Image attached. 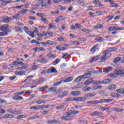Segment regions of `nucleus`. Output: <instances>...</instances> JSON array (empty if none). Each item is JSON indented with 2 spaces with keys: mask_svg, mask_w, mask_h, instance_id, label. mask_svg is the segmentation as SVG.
Segmentation results:
<instances>
[{
  "mask_svg": "<svg viewBox=\"0 0 124 124\" xmlns=\"http://www.w3.org/2000/svg\"><path fill=\"white\" fill-rule=\"evenodd\" d=\"M78 113H79V111L77 110H69L68 112H65L66 115L61 117V119H62V120H64V121H68V119H67L70 117L71 115H76L77 114H78Z\"/></svg>",
  "mask_w": 124,
  "mask_h": 124,
  "instance_id": "1",
  "label": "nucleus"
},
{
  "mask_svg": "<svg viewBox=\"0 0 124 124\" xmlns=\"http://www.w3.org/2000/svg\"><path fill=\"white\" fill-rule=\"evenodd\" d=\"M118 76H124V70L116 69L115 70L114 73L109 75L110 78H116Z\"/></svg>",
  "mask_w": 124,
  "mask_h": 124,
  "instance_id": "2",
  "label": "nucleus"
},
{
  "mask_svg": "<svg viewBox=\"0 0 124 124\" xmlns=\"http://www.w3.org/2000/svg\"><path fill=\"white\" fill-rule=\"evenodd\" d=\"M9 27V25L7 24H5L3 26H2L0 27V30L1 31H7V32H11V30L8 28Z\"/></svg>",
  "mask_w": 124,
  "mask_h": 124,
  "instance_id": "3",
  "label": "nucleus"
},
{
  "mask_svg": "<svg viewBox=\"0 0 124 124\" xmlns=\"http://www.w3.org/2000/svg\"><path fill=\"white\" fill-rule=\"evenodd\" d=\"M78 97L79 99V102H82V101H86V100H87V97H90V93L84 94V97Z\"/></svg>",
  "mask_w": 124,
  "mask_h": 124,
  "instance_id": "4",
  "label": "nucleus"
},
{
  "mask_svg": "<svg viewBox=\"0 0 124 124\" xmlns=\"http://www.w3.org/2000/svg\"><path fill=\"white\" fill-rule=\"evenodd\" d=\"M10 21H11V18L8 16L3 17L0 18V22H2V23H8Z\"/></svg>",
  "mask_w": 124,
  "mask_h": 124,
  "instance_id": "5",
  "label": "nucleus"
},
{
  "mask_svg": "<svg viewBox=\"0 0 124 124\" xmlns=\"http://www.w3.org/2000/svg\"><path fill=\"white\" fill-rule=\"evenodd\" d=\"M7 111H8L9 113H11V114H13L14 115H19L20 114V112L19 111L14 110L12 108L7 109Z\"/></svg>",
  "mask_w": 124,
  "mask_h": 124,
  "instance_id": "6",
  "label": "nucleus"
},
{
  "mask_svg": "<svg viewBox=\"0 0 124 124\" xmlns=\"http://www.w3.org/2000/svg\"><path fill=\"white\" fill-rule=\"evenodd\" d=\"M66 101H78L80 102V100L79 99V97H70L68 98L66 100Z\"/></svg>",
  "mask_w": 124,
  "mask_h": 124,
  "instance_id": "7",
  "label": "nucleus"
},
{
  "mask_svg": "<svg viewBox=\"0 0 124 124\" xmlns=\"http://www.w3.org/2000/svg\"><path fill=\"white\" fill-rule=\"evenodd\" d=\"M109 51V49H108L106 50L104 52V56L106 57V59H107V58H109V57H111V53Z\"/></svg>",
  "mask_w": 124,
  "mask_h": 124,
  "instance_id": "8",
  "label": "nucleus"
},
{
  "mask_svg": "<svg viewBox=\"0 0 124 124\" xmlns=\"http://www.w3.org/2000/svg\"><path fill=\"white\" fill-rule=\"evenodd\" d=\"M58 71L57 70L53 67H51L50 68L48 69L47 71V73H57Z\"/></svg>",
  "mask_w": 124,
  "mask_h": 124,
  "instance_id": "9",
  "label": "nucleus"
},
{
  "mask_svg": "<svg viewBox=\"0 0 124 124\" xmlns=\"http://www.w3.org/2000/svg\"><path fill=\"white\" fill-rule=\"evenodd\" d=\"M93 78H90L88 79L87 80L84 82V84L85 85V86H89V85H93Z\"/></svg>",
  "mask_w": 124,
  "mask_h": 124,
  "instance_id": "10",
  "label": "nucleus"
},
{
  "mask_svg": "<svg viewBox=\"0 0 124 124\" xmlns=\"http://www.w3.org/2000/svg\"><path fill=\"white\" fill-rule=\"evenodd\" d=\"M14 116L11 114H6L2 116V119H13Z\"/></svg>",
  "mask_w": 124,
  "mask_h": 124,
  "instance_id": "11",
  "label": "nucleus"
},
{
  "mask_svg": "<svg viewBox=\"0 0 124 124\" xmlns=\"http://www.w3.org/2000/svg\"><path fill=\"white\" fill-rule=\"evenodd\" d=\"M71 94H72L74 96H78L79 94H81V92L79 91H73L71 92Z\"/></svg>",
  "mask_w": 124,
  "mask_h": 124,
  "instance_id": "12",
  "label": "nucleus"
},
{
  "mask_svg": "<svg viewBox=\"0 0 124 124\" xmlns=\"http://www.w3.org/2000/svg\"><path fill=\"white\" fill-rule=\"evenodd\" d=\"M98 46V44H97L96 45H94L91 49L90 52H95V50L97 49L98 50H99V48L97 47Z\"/></svg>",
  "mask_w": 124,
  "mask_h": 124,
  "instance_id": "13",
  "label": "nucleus"
},
{
  "mask_svg": "<svg viewBox=\"0 0 124 124\" xmlns=\"http://www.w3.org/2000/svg\"><path fill=\"white\" fill-rule=\"evenodd\" d=\"M105 61H106V57H104V55L101 57H99V59H98L99 62H105Z\"/></svg>",
  "mask_w": 124,
  "mask_h": 124,
  "instance_id": "14",
  "label": "nucleus"
},
{
  "mask_svg": "<svg viewBox=\"0 0 124 124\" xmlns=\"http://www.w3.org/2000/svg\"><path fill=\"white\" fill-rule=\"evenodd\" d=\"M92 89H93V91H95V90H97L98 89H102V86L93 85L92 86Z\"/></svg>",
  "mask_w": 124,
  "mask_h": 124,
  "instance_id": "15",
  "label": "nucleus"
},
{
  "mask_svg": "<svg viewBox=\"0 0 124 124\" xmlns=\"http://www.w3.org/2000/svg\"><path fill=\"white\" fill-rule=\"evenodd\" d=\"M83 92H90L92 90V88L89 86H85L82 88Z\"/></svg>",
  "mask_w": 124,
  "mask_h": 124,
  "instance_id": "16",
  "label": "nucleus"
},
{
  "mask_svg": "<svg viewBox=\"0 0 124 124\" xmlns=\"http://www.w3.org/2000/svg\"><path fill=\"white\" fill-rule=\"evenodd\" d=\"M63 16H59L56 18L55 20V22L56 23H60L61 21H63Z\"/></svg>",
  "mask_w": 124,
  "mask_h": 124,
  "instance_id": "17",
  "label": "nucleus"
},
{
  "mask_svg": "<svg viewBox=\"0 0 124 124\" xmlns=\"http://www.w3.org/2000/svg\"><path fill=\"white\" fill-rule=\"evenodd\" d=\"M73 80V78L69 77L67 78L66 79L63 80V83H68V82H71Z\"/></svg>",
  "mask_w": 124,
  "mask_h": 124,
  "instance_id": "18",
  "label": "nucleus"
},
{
  "mask_svg": "<svg viewBox=\"0 0 124 124\" xmlns=\"http://www.w3.org/2000/svg\"><path fill=\"white\" fill-rule=\"evenodd\" d=\"M13 99H14V100H22L24 98L22 96L16 95L15 97H13Z\"/></svg>",
  "mask_w": 124,
  "mask_h": 124,
  "instance_id": "19",
  "label": "nucleus"
},
{
  "mask_svg": "<svg viewBox=\"0 0 124 124\" xmlns=\"http://www.w3.org/2000/svg\"><path fill=\"white\" fill-rule=\"evenodd\" d=\"M46 102H47V101L43 99L39 100L36 101L37 104H42V103H46Z\"/></svg>",
  "mask_w": 124,
  "mask_h": 124,
  "instance_id": "20",
  "label": "nucleus"
},
{
  "mask_svg": "<svg viewBox=\"0 0 124 124\" xmlns=\"http://www.w3.org/2000/svg\"><path fill=\"white\" fill-rule=\"evenodd\" d=\"M116 89V85L112 84L110 85L108 87V89L109 90V91H113V90H115Z\"/></svg>",
  "mask_w": 124,
  "mask_h": 124,
  "instance_id": "21",
  "label": "nucleus"
},
{
  "mask_svg": "<svg viewBox=\"0 0 124 124\" xmlns=\"http://www.w3.org/2000/svg\"><path fill=\"white\" fill-rule=\"evenodd\" d=\"M16 75L24 76V75H26V72L25 71H19V72H16Z\"/></svg>",
  "mask_w": 124,
  "mask_h": 124,
  "instance_id": "22",
  "label": "nucleus"
},
{
  "mask_svg": "<svg viewBox=\"0 0 124 124\" xmlns=\"http://www.w3.org/2000/svg\"><path fill=\"white\" fill-rule=\"evenodd\" d=\"M29 65H24L21 67H17L16 69H18V70H23L24 69H26V68H27V67H29Z\"/></svg>",
  "mask_w": 124,
  "mask_h": 124,
  "instance_id": "23",
  "label": "nucleus"
},
{
  "mask_svg": "<svg viewBox=\"0 0 124 124\" xmlns=\"http://www.w3.org/2000/svg\"><path fill=\"white\" fill-rule=\"evenodd\" d=\"M91 116H100L101 113L98 111H94L91 113Z\"/></svg>",
  "mask_w": 124,
  "mask_h": 124,
  "instance_id": "24",
  "label": "nucleus"
},
{
  "mask_svg": "<svg viewBox=\"0 0 124 124\" xmlns=\"http://www.w3.org/2000/svg\"><path fill=\"white\" fill-rule=\"evenodd\" d=\"M28 117V115H21L17 116L16 117L17 120H21V119H25V118H27Z\"/></svg>",
  "mask_w": 124,
  "mask_h": 124,
  "instance_id": "25",
  "label": "nucleus"
},
{
  "mask_svg": "<svg viewBox=\"0 0 124 124\" xmlns=\"http://www.w3.org/2000/svg\"><path fill=\"white\" fill-rule=\"evenodd\" d=\"M121 60H122L121 57H116L113 59V62H114V63L119 62H120Z\"/></svg>",
  "mask_w": 124,
  "mask_h": 124,
  "instance_id": "26",
  "label": "nucleus"
},
{
  "mask_svg": "<svg viewBox=\"0 0 124 124\" xmlns=\"http://www.w3.org/2000/svg\"><path fill=\"white\" fill-rule=\"evenodd\" d=\"M100 84H102V81L99 80H93L92 85H100Z\"/></svg>",
  "mask_w": 124,
  "mask_h": 124,
  "instance_id": "27",
  "label": "nucleus"
},
{
  "mask_svg": "<svg viewBox=\"0 0 124 124\" xmlns=\"http://www.w3.org/2000/svg\"><path fill=\"white\" fill-rule=\"evenodd\" d=\"M111 81L112 80H111V79L108 78L102 81V84H108V83H110Z\"/></svg>",
  "mask_w": 124,
  "mask_h": 124,
  "instance_id": "28",
  "label": "nucleus"
},
{
  "mask_svg": "<svg viewBox=\"0 0 124 124\" xmlns=\"http://www.w3.org/2000/svg\"><path fill=\"white\" fill-rule=\"evenodd\" d=\"M82 76H79L77 78L75 79V82H81V81H82V79H83Z\"/></svg>",
  "mask_w": 124,
  "mask_h": 124,
  "instance_id": "29",
  "label": "nucleus"
},
{
  "mask_svg": "<svg viewBox=\"0 0 124 124\" xmlns=\"http://www.w3.org/2000/svg\"><path fill=\"white\" fill-rule=\"evenodd\" d=\"M39 62H41V63H46L47 62V60L45 59H40L38 60Z\"/></svg>",
  "mask_w": 124,
  "mask_h": 124,
  "instance_id": "30",
  "label": "nucleus"
},
{
  "mask_svg": "<svg viewBox=\"0 0 124 124\" xmlns=\"http://www.w3.org/2000/svg\"><path fill=\"white\" fill-rule=\"evenodd\" d=\"M30 109H33V110H39L40 109V105H37L35 107L33 106L30 108Z\"/></svg>",
  "mask_w": 124,
  "mask_h": 124,
  "instance_id": "31",
  "label": "nucleus"
},
{
  "mask_svg": "<svg viewBox=\"0 0 124 124\" xmlns=\"http://www.w3.org/2000/svg\"><path fill=\"white\" fill-rule=\"evenodd\" d=\"M46 45H57V43H53L52 41H46Z\"/></svg>",
  "mask_w": 124,
  "mask_h": 124,
  "instance_id": "32",
  "label": "nucleus"
},
{
  "mask_svg": "<svg viewBox=\"0 0 124 124\" xmlns=\"http://www.w3.org/2000/svg\"><path fill=\"white\" fill-rule=\"evenodd\" d=\"M56 49L57 50H59V51H64V50H65V47L61 46H58L56 47Z\"/></svg>",
  "mask_w": 124,
  "mask_h": 124,
  "instance_id": "33",
  "label": "nucleus"
},
{
  "mask_svg": "<svg viewBox=\"0 0 124 124\" xmlns=\"http://www.w3.org/2000/svg\"><path fill=\"white\" fill-rule=\"evenodd\" d=\"M0 1H1L3 3H6V4H7V3H12V0H0Z\"/></svg>",
  "mask_w": 124,
  "mask_h": 124,
  "instance_id": "34",
  "label": "nucleus"
},
{
  "mask_svg": "<svg viewBox=\"0 0 124 124\" xmlns=\"http://www.w3.org/2000/svg\"><path fill=\"white\" fill-rule=\"evenodd\" d=\"M9 32L6 31H3L2 32H0V36H5V35H7L8 34Z\"/></svg>",
  "mask_w": 124,
  "mask_h": 124,
  "instance_id": "35",
  "label": "nucleus"
},
{
  "mask_svg": "<svg viewBox=\"0 0 124 124\" xmlns=\"http://www.w3.org/2000/svg\"><path fill=\"white\" fill-rule=\"evenodd\" d=\"M28 11H29V9H23L19 11V13H20V14H26V13H27Z\"/></svg>",
  "mask_w": 124,
  "mask_h": 124,
  "instance_id": "36",
  "label": "nucleus"
},
{
  "mask_svg": "<svg viewBox=\"0 0 124 124\" xmlns=\"http://www.w3.org/2000/svg\"><path fill=\"white\" fill-rule=\"evenodd\" d=\"M103 28V26L101 24H99L96 26H95L93 28L94 30H98V29H102Z\"/></svg>",
  "mask_w": 124,
  "mask_h": 124,
  "instance_id": "37",
  "label": "nucleus"
},
{
  "mask_svg": "<svg viewBox=\"0 0 124 124\" xmlns=\"http://www.w3.org/2000/svg\"><path fill=\"white\" fill-rule=\"evenodd\" d=\"M91 76H92V75L90 73L85 74L82 75V78H90Z\"/></svg>",
  "mask_w": 124,
  "mask_h": 124,
  "instance_id": "38",
  "label": "nucleus"
},
{
  "mask_svg": "<svg viewBox=\"0 0 124 124\" xmlns=\"http://www.w3.org/2000/svg\"><path fill=\"white\" fill-rule=\"evenodd\" d=\"M87 103L88 104H90L91 105H93V104H97V100H95V101H90L89 102H87Z\"/></svg>",
  "mask_w": 124,
  "mask_h": 124,
  "instance_id": "39",
  "label": "nucleus"
},
{
  "mask_svg": "<svg viewBox=\"0 0 124 124\" xmlns=\"http://www.w3.org/2000/svg\"><path fill=\"white\" fill-rule=\"evenodd\" d=\"M60 62H61L60 59H56L55 61H54L52 62V64H53V65H56L58 64V63H59Z\"/></svg>",
  "mask_w": 124,
  "mask_h": 124,
  "instance_id": "40",
  "label": "nucleus"
},
{
  "mask_svg": "<svg viewBox=\"0 0 124 124\" xmlns=\"http://www.w3.org/2000/svg\"><path fill=\"white\" fill-rule=\"evenodd\" d=\"M48 26L50 30H53V29L56 30L57 29V27H56V26H55L54 24H49Z\"/></svg>",
  "mask_w": 124,
  "mask_h": 124,
  "instance_id": "41",
  "label": "nucleus"
},
{
  "mask_svg": "<svg viewBox=\"0 0 124 124\" xmlns=\"http://www.w3.org/2000/svg\"><path fill=\"white\" fill-rule=\"evenodd\" d=\"M57 8L59 10H65V9H66V7L59 5L57 6Z\"/></svg>",
  "mask_w": 124,
  "mask_h": 124,
  "instance_id": "42",
  "label": "nucleus"
},
{
  "mask_svg": "<svg viewBox=\"0 0 124 124\" xmlns=\"http://www.w3.org/2000/svg\"><path fill=\"white\" fill-rule=\"evenodd\" d=\"M99 56H94L93 57L92 60L90 61V62H96V61L98 60Z\"/></svg>",
  "mask_w": 124,
  "mask_h": 124,
  "instance_id": "43",
  "label": "nucleus"
},
{
  "mask_svg": "<svg viewBox=\"0 0 124 124\" xmlns=\"http://www.w3.org/2000/svg\"><path fill=\"white\" fill-rule=\"evenodd\" d=\"M95 40L98 42H102L103 41V38L102 37H98L95 38Z\"/></svg>",
  "mask_w": 124,
  "mask_h": 124,
  "instance_id": "44",
  "label": "nucleus"
},
{
  "mask_svg": "<svg viewBox=\"0 0 124 124\" xmlns=\"http://www.w3.org/2000/svg\"><path fill=\"white\" fill-rule=\"evenodd\" d=\"M112 69H113V68H112V67H108L105 72V73H108V72H110V71H111V70H112Z\"/></svg>",
  "mask_w": 124,
  "mask_h": 124,
  "instance_id": "45",
  "label": "nucleus"
},
{
  "mask_svg": "<svg viewBox=\"0 0 124 124\" xmlns=\"http://www.w3.org/2000/svg\"><path fill=\"white\" fill-rule=\"evenodd\" d=\"M47 89H48V86H45L40 88L39 91L40 92H43L45 90H47Z\"/></svg>",
  "mask_w": 124,
  "mask_h": 124,
  "instance_id": "46",
  "label": "nucleus"
},
{
  "mask_svg": "<svg viewBox=\"0 0 124 124\" xmlns=\"http://www.w3.org/2000/svg\"><path fill=\"white\" fill-rule=\"evenodd\" d=\"M39 6H40L39 5H38V4L33 5L32 6L33 10H35V9H38Z\"/></svg>",
  "mask_w": 124,
  "mask_h": 124,
  "instance_id": "47",
  "label": "nucleus"
},
{
  "mask_svg": "<svg viewBox=\"0 0 124 124\" xmlns=\"http://www.w3.org/2000/svg\"><path fill=\"white\" fill-rule=\"evenodd\" d=\"M41 6H42L43 7H47V6H48V5H47V3H46V2L43 1L42 2V3L41 4Z\"/></svg>",
  "mask_w": 124,
  "mask_h": 124,
  "instance_id": "48",
  "label": "nucleus"
},
{
  "mask_svg": "<svg viewBox=\"0 0 124 124\" xmlns=\"http://www.w3.org/2000/svg\"><path fill=\"white\" fill-rule=\"evenodd\" d=\"M41 21H42V22H44V23H45V24H47L48 23V20H47V19H46V18L44 17L43 16L41 18Z\"/></svg>",
  "mask_w": 124,
  "mask_h": 124,
  "instance_id": "49",
  "label": "nucleus"
},
{
  "mask_svg": "<svg viewBox=\"0 0 124 124\" xmlns=\"http://www.w3.org/2000/svg\"><path fill=\"white\" fill-rule=\"evenodd\" d=\"M116 92L119 93H124V89H119L116 90Z\"/></svg>",
  "mask_w": 124,
  "mask_h": 124,
  "instance_id": "50",
  "label": "nucleus"
},
{
  "mask_svg": "<svg viewBox=\"0 0 124 124\" xmlns=\"http://www.w3.org/2000/svg\"><path fill=\"white\" fill-rule=\"evenodd\" d=\"M75 26L76 27L77 29H82V25L80 24L76 23L75 24Z\"/></svg>",
  "mask_w": 124,
  "mask_h": 124,
  "instance_id": "51",
  "label": "nucleus"
},
{
  "mask_svg": "<svg viewBox=\"0 0 124 124\" xmlns=\"http://www.w3.org/2000/svg\"><path fill=\"white\" fill-rule=\"evenodd\" d=\"M55 90H56V88L51 87V88L48 89V92L51 93V92H53L54 93L55 92Z\"/></svg>",
  "mask_w": 124,
  "mask_h": 124,
  "instance_id": "52",
  "label": "nucleus"
},
{
  "mask_svg": "<svg viewBox=\"0 0 124 124\" xmlns=\"http://www.w3.org/2000/svg\"><path fill=\"white\" fill-rule=\"evenodd\" d=\"M24 30L26 33H27L28 34H30V31H29V28H27V27H24Z\"/></svg>",
  "mask_w": 124,
  "mask_h": 124,
  "instance_id": "53",
  "label": "nucleus"
},
{
  "mask_svg": "<svg viewBox=\"0 0 124 124\" xmlns=\"http://www.w3.org/2000/svg\"><path fill=\"white\" fill-rule=\"evenodd\" d=\"M82 31L83 32H86L87 33H89V32H91V30H89L87 29H82Z\"/></svg>",
  "mask_w": 124,
  "mask_h": 124,
  "instance_id": "54",
  "label": "nucleus"
},
{
  "mask_svg": "<svg viewBox=\"0 0 124 124\" xmlns=\"http://www.w3.org/2000/svg\"><path fill=\"white\" fill-rule=\"evenodd\" d=\"M111 96H112L113 97H116V96H120V94L119 93H112L110 94Z\"/></svg>",
  "mask_w": 124,
  "mask_h": 124,
  "instance_id": "55",
  "label": "nucleus"
},
{
  "mask_svg": "<svg viewBox=\"0 0 124 124\" xmlns=\"http://www.w3.org/2000/svg\"><path fill=\"white\" fill-rule=\"evenodd\" d=\"M105 99H101L99 101L97 100V103H105V102L104 101Z\"/></svg>",
  "mask_w": 124,
  "mask_h": 124,
  "instance_id": "56",
  "label": "nucleus"
},
{
  "mask_svg": "<svg viewBox=\"0 0 124 124\" xmlns=\"http://www.w3.org/2000/svg\"><path fill=\"white\" fill-rule=\"evenodd\" d=\"M20 17H21L20 14H16L15 15L14 18H15V19H20Z\"/></svg>",
  "mask_w": 124,
  "mask_h": 124,
  "instance_id": "57",
  "label": "nucleus"
},
{
  "mask_svg": "<svg viewBox=\"0 0 124 124\" xmlns=\"http://www.w3.org/2000/svg\"><path fill=\"white\" fill-rule=\"evenodd\" d=\"M108 49L109 50V52H112V51H117V50H118V48L115 47H111Z\"/></svg>",
  "mask_w": 124,
  "mask_h": 124,
  "instance_id": "58",
  "label": "nucleus"
},
{
  "mask_svg": "<svg viewBox=\"0 0 124 124\" xmlns=\"http://www.w3.org/2000/svg\"><path fill=\"white\" fill-rule=\"evenodd\" d=\"M78 4H83V5H85V3H84V0H79L78 1Z\"/></svg>",
  "mask_w": 124,
  "mask_h": 124,
  "instance_id": "59",
  "label": "nucleus"
},
{
  "mask_svg": "<svg viewBox=\"0 0 124 124\" xmlns=\"http://www.w3.org/2000/svg\"><path fill=\"white\" fill-rule=\"evenodd\" d=\"M68 57H69V54L66 53L62 56V59H67Z\"/></svg>",
  "mask_w": 124,
  "mask_h": 124,
  "instance_id": "60",
  "label": "nucleus"
},
{
  "mask_svg": "<svg viewBox=\"0 0 124 124\" xmlns=\"http://www.w3.org/2000/svg\"><path fill=\"white\" fill-rule=\"evenodd\" d=\"M112 100H113L111 99H105L104 101H105V103H109L111 102V101H112Z\"/></svg>",
  "mask_w": 124,
  "mask_h": 124,
  "instance_id": "61",
  "label": "nucleus"
},
{
  "mask_svg": "<svg viewBox=\"0 0 124 124\" xmlns=\"http://www.w3.org/2000/svg\"><path fill=\"white\" fill-rule=\"evenodd\" d=\"M32 31L33 32H35L36 33H38V29H37V28H33Z\"/></svg>",
  "mask_w": 124,
  "mask_h": 124,
  "instance_id": "62",
  "label": "nucleus"
},
{
  "mask_svg": "<svg viewBox=\"0 0 124 124\" xmlns=\"http://www.w3.org/2000/svg\"><path fill=\"white\" fill-rule=\"evenodd\" d=\"M60 92H61V89H58V90L55 89V90L54 91V92H53V93L54 94H57V93H59Z\"/></svg>",
  "mask_w": 124,
  "mask_h": 124,
  "instance_id": "63",
  "label": "nucleus"
},
{
  "mask_svg": "<svg viewBox=\"0 0 124 124\" xmlns=\"http://www.w3.org/2000/svg\"><path fill=\"white\" fill-rule=\"evenodd\" d=\"M96 14H97V15H102L103 13L101 11H97L96 12Z\"/></svg>",
  "mask_w": 124,
  "mask_h": 124,
  "instance_id": "64",
  "label": "nucleus"
}]
</instances>
